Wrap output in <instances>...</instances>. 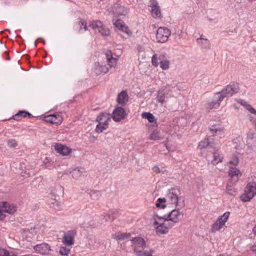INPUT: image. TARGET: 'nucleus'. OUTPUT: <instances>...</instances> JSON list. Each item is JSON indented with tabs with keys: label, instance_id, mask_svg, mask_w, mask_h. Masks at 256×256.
<instances>
[{
	"label": "nucleus",
	"instance_id": "f257e3e1",
	"mask_svg": "<svg viewBox=\"0 0 256 256\" xmlns=\"http://www.w3.org/2000/svg\"><path fill=\"white\" fill-rule=\"evenodd\" d=\"M239 90L240 86L238 84L231 83L221 92L215 94L212 101L208 104V108L210 110L218 108L221 102H222L225 98L228 96H232L238 93Z\"/></svg>",
	"mask_w": 256,
	"mask_h": 256
},
{
	"label": "nucleus",
	"instance_id": "f03ea898",
	"mask_svg": "<svg viewBox=\"0 0 256 256\" xmlns=\"http://www.w3.org/2000/svg\"><path fill=\"white\" fill-rule=\"evenodd\" d=\"M184 216L183 214L181 213L179 210H172L168 215H165L164 216H160L158 214L155 216L160 220H164V222L170 221L174 223H178L182 220Z\"/></svg>",
	"mask_w": 256,
	"mask_h": 256
},
{
	"label": "nucleus",
	"instance_id": "7ed1b4c3",
	"mask_svg": "<svg viewBox=\"0 0 256 256\" xmlns=\"http://www.w3.org/2000/svg\"><path fill=\"white\" fill-rule=\"evenodd\" d=\"M110 10L117 16H126L129 12L128 9L122 6V3L120 1H117L114 3L110 8Z\"/></svg>",
	"mask_w": 256,
	"mask_h": 256
},
{
	"label": "nucleus",
	"instance_id": "20e7f679",
	"mask_svg": "<svg viewBox=\"0 0 256 256\" xmlns=\"http://www.w3.org/2000/svg\"><path fill=\"white\" fill-rule=\"evenodd\" d=\"M256 195V184H248L244 194L241 196L242 201L250 202Z\"/></svg>",
	"mask_w": 256,
	"mask_h": 256
},
{
	"label": "nucleus",
	"instance_id": "39448f33",
	"mask_svg": "<svg viewBox=\"0 0 256 256\" xmlns=\"http://www.w3.org/2000/svg\"><path fill=\"white\" fill-rule=\"evenodd\" d=\"M171 35L170 30L166 28H160L156 33V40L158 42L164 43L168 41Z\"/></svg>",
	"mask_w": 256,
	"mask_h": 256
},
{
	"label": "nucleus",
	"instance_id": "423d86ee",
	"mask_svg": "<svg viewBox=\"0 0 256 256\" xmlns=\"http://www.w3.org/2000/svg\"><path fill=\"white\" fill-rule=\"evenodd\" d=\"M180 194V190L178 188H173L170 190L166 196V202L177 206L178 204V196Z\"/></svg>",
	"mask_w": 256,
	"mask_h": 256
},
{
	"label": "nucleus",
	"instance_id": "0eeeda50",
	"mask_svg": "<svg viewBox=\"0 0 256 256\" xmlns=\"http://www.w3.org/2000/svg\"><path fill=\"white\" fill-rule=\"evenodd\" d=\"M133 250L134 254H136L146 247V244L144 238L140 237H136L131 240Z\"/></svg>",
	"mask_w": 256,
	"mask_h": 256
},
{
	"label": "nucleus",
	"instance_id": "6e6552de",
	"mask_svg": "<svg viewBox=\"0 0 256 256\" xmlns=\"http://www.w3.org/2000/svg\"><path fill=\"white\" fill-rule=\"evenodd\" d=\"M90 26L94 30L98 29L100 33L103 36H109L110 35V30L104 26L100 21L96 20Z\"/></svg>",
	"mask_w": 256,
	"mask_h": 256
},
{
	"label": "nucleus",
	"instance_id": "1a4fd4ad",
	"mask_svg": "<svg viewBox=\"0 0 256 256\" xmlns=\"http://www.w3.org/2000/svg\"><path fill=\"white\" fill-rule=\"evenodd\" d=\"M77 234L75 230L68 231L64 236L63 242L68 246H72L74 244V238Z\"/></svg>",
	"mask_w": 256,
	"mask_h": 256
},
{
	"label": "nucleus",
	"instance_id": "9d476101",
	"mask_svg": "<svg viewBox=\"0 0 256 256\" xmlns=\"http://www.w3.org/2000/svg\"><path fill=\"white\" fill-rule=\"evenodd\" d=\"M126 115L125 110L122 107H117L114 110L112 117L114 120L116 122H120L122 120H124Z\"/></svg>",
	"mask_w": 256,
	"mask_h": 256
},
{
	"label": "nucleus",
	"instance_id": "9b49d317",
	"mask_svg": "<svg viewBox=\"0 0 256 256\" xmlns=\"http://www.w3.org/2000/svg\"><path fill=\"white\" fill-rule=\"evenodd\" d=\"M34 250L38 253L46 255L50 254L52 250L50 246L46 243L38 244L34 247Z\"/></svg>",
	"mask_w": 256,
	"mask_h": 256
},
{
	"label": "nucleus",
	"instance_id": "f8f14e48",
	"mask_svg": "<svg viewBox=\"0 0 256 256\" xmlns=\"http://www.w3.org/2000/svg\"><path fill=\"white\" fill-rule=\"evenodd\" d=\"M54 150L57 153L63 156L69 155L72 152V149L60 144H56L54 146Z\"/></svg>",
	"mask_w": 256,
	"mask_h": 256
},
{
	"label": "nucleus",
	"instance_id": "ddd939ff",
	"mask_svg": "<svg viewBox=\"0 0 256 256\" xmlns=\"http://www.w3.org/2000/svg\"><path fill=\"white\" fill-rule=\"evenodd\" d=\"M150 7L152 8V14L154 18L161 16V12L158 2L156 0H150Z\"/></svg>",
	"mask_w": 256,
	"mask_h": 256
},
{
	"label": "nucleus",
	"instance_id": "4468645a",
	"mask_svg": "<svg viewBox=\"0 0 256 256\" xmlns=\"http://www.w3.org/2000/svg\"><path fill=\"white\" fill-rule=\"evenodd\" d=\"M197 42L202 48L206 50H210L211 48V45L210 40L202 35L199 38L196 40Z\"/></svg>",
	"mask_w": 256,
	"mask_h": 256
},
{
	"label": "nucleus",
	"instance_id": "2eb2a0df",
	"mask_svg": "<svg viewBox=\"0 0 256 256\" xmlns=\"http://www.w3.org/2000/svg\"><path fill=\"white\" fill-rule=\"evenodd\" d=\"M155 226H158L156 228V232L160 234H166L168 232V228L166 226V224L163 221V222L160 223L157 220L154 222Z\"/></svg>",
	"mask_w": 256,
	"mask_h": 256
},
{
	"label": "nucleus",
	"instance_id": "dca6fc26",
	"mask_svg": "<svg viewBox=\"0 0 256 256\" xmlns=\"http://www.w3.org/2000/svg\"><path fill=\"white\" fill-rule=\"evenodd\" d=\"M0 206L4 209L3 210H2V213L5 212L9 214H13L16 211V208L15 206L13 204L10 205L6 202L2 203Z\"/></svg>",
	"mask_w": 256,
	"mask_h": 256
},
{
	"label": "nucleus",
	"instance_id": "f3484780",
	"mask_svg": "<svg viewBox=\"0 0 256 256\" xmlns=\"http://www.w3.org/2000/svg\"><path fill=\"white\" fill-rule=\"evenodd\" d=\"M214 144L213 139L206 138L200 142L198 148L200 150L209 148H212Z\"/></svg>",
	"mask_w": 256,
	"mask_h": 256
},
{
	"label": "nucleus",
	"instance_id": "a211bd4d",
	"mask_svg": "<svg viewBox=\"0 0 256 256\" xmlns=\"http://www.w3.org/2000/svg\"><path fill=\"white\" fill-rule=\"evenodd\" d=\"M168 58L166 54H160L158 56L157 54H154L152 58V64L155 67H158L159 64Z\"/></svg>",
	"mask_w": 256,
	"mask_h": 256
},
{
	"label": "nucleus",
	"instance_id": "6ab92c4d",
	"mask_svg": "<svg viewBox=\"0 0 256 256\" xmlns=\"http://www.w3.org/2000/svg\"><path fill=\"white\" fill-rule=\"evenodd\" d=\"M128 96L126 92L122 91L118 94L117 102L120 104L123 105L128 102Z\"/></svg>",
	"mask_w": 256,
	"mask_h": 256
},
{
	"label": "nucleus",
	"instance_id": "aec40b11",
	"mask_svg": "<svg viewBox=\"0 0 256 256\" xmlns=\"http://www.w3.org/2000/svg\"><path fill=\"white\" fill-rule=\"evenodd\" d=\"M112 116L107 113H102L96 118L97 122H100L102 123L108 124Z\"/></svg>",
	"mask_w": 256,
	"mask_h": 256
},
{
	"label": "nucleus",
	"instance_id": "412c9836",
	"mask_svg": "<svg viewBox=\"0 0 256 256\" xmlns=\"http://www.w3.org/2000/svg\"><path fill=\"white\" fill-rule=\"evenodd\" d=\"M130 234L116 232L112 235V238L118 240H124L130 238Z\"/></svg>",
	"mask_w": 256,
	"mask_h": 256
},
{
	"label": "nucleus",
	"instance_id": "4be33fe9",
	"mask_svg": "<svg viewBox=\"0 0 256 256\" xmlns=\"http://www.w3.org/2000/svg\"><path fill=\"white\" fill-rule=\"evenodd\" d=\"M85 172V169L82 168H77L73 170L72 172H70V174H72V176L74 178L78 179Z\"/></svg>",
	"mask_w": 256,
	"mask_h": 256
},
{
	"label": "nucleus",
	"instance_id": "5701e85b",
	"mask_svg": "<svg viewBox=\"0 0 256 256\" xmlns=\"http://www.w3.org/2000/svg\"><path fill=\"white\" fill-rule=\"evenodd\" d=\"M212 154L214 155V159L212 161V164L216 165L222 161L223 156L220 154L219 152H212Z\"/></svg>",
	"mask_w": 256,
	"mask_h": 256
},
{
	"label": "nucleus",
	"instance_id": "b1692460",
	"mask_svg": "<svg viewBox=\"0 0 256 256\" xmlns=\"http://www.w3.org/2000/svg\"><path fill=\"white\" fill-rule=\"evenodd\" d=\"M108 72V68L106 66H100L98 64V66H96L95 69V72L96 74H100L102 73L106 74Z\"/></svg>",
	"mask_w": 256,
	"mask_h": 256
},
{
	"label": "nucleus",
	"instance_id": "393cba45",
	"mask_svg": "<svg viewBox=\"0 0 256 256\" xmlns=\"http://www.w3.org/2000/svg\"><path fill=\"white\" fill-rule=\"evenodd\" d=\"M21 116L22 118L28 117L29 118H32V116L29 112L26 111H20L14 117V119L16 120H20L19 118Z\"/></svg>",
	"mask_w": 256,
	"mask_h": 256
},
{
	"label": "nucleus",
	"instance_id": "a878e982",
	"mask_svg": "<svg viewBox=\"0 0 256 256\" xmlns=\"http://www.w3.org/2000/svg\"><path fill=\"white\" fill-rule=\"evenodd\" d=\"M230 216V212H226L222 216H220L218 219L217 221H218L221 225L224 226H225L226 223L228 221Z\"/></svg>",
	"mask_w": 256,
	"mask_h": 256
},
{
	"label": "nucleus",
	"instance_id": "bb28decb",
	"mask_svg": "<svg viewBox=\"0 0 256 256\" xmlns=\"http://www.w3.org/2000/svg\"><path fill=\"white\" fill-rule=\"evenodd\" d=\"M99 124L96 128V131L98 133H102L104 130H106L108 128V124L102 123L100 122H98Z\"/></svg>",
	"mask_w": 256,
	"mask_h": 256
},
{
	"label": "nucleus",
	"instance_id": "cd10ccee",
	"mask_svg": "<svg viewBox=\"0 0 256 256\" xmlns=\"http://www.w3.org/2000/svg\"><path fill=\"white\" fill-rule=\"evenodd\" d=\"M119 214V212L116 210H112L109 211L107 216L109 220H114Z\"/></svg>",
	"mask_w": 256,
	"mask_h": 256
},
{
	"label": "nucleus",
	"instance_id": "c85d7f7f",
	"mask_svg": "<svg viewBox=\"0 0 256 256\" xmlns=\"http://www.w3.org/2000/svg\"><path fill=\"white\" fill-rule=\"evenodd\" d=\"M154 251L150 250V251H144L142 250L136 254V256H153Z\"/></svg>",
	"mask_w": 256,
	"mask_h": 256
},
{
	"label": "nucleus",
	"instance_id": "c756f323",
	"mask_svg": "<svg viewBox=\"0 0 256 256\" xmlns=\"http://www.w3.org/2000/svg\"><path fill=\"white\" fill-rule=\"evenodd\" d=\"M228 174L232 178L236 176H242L240 172L238 169L234 168H230Z\"/></svg>",
	"mask_w": 256,
	"mask_h": 256
},
{
	"label": "nucleus",
	"instance_id": "7c9ffc66",
	"mask_svg": "<svg viewBox=\"0 0 256 256\" xmlns=\"http://www.w3.org/2000/svg\"><path fill=\"white\" fill-rule=\"evenodd\" d=\"M142 116L144 118L148 120L149 122L152 123L155 121L154 116L150 112H144L142 114Z\"/></svg>",
	"mask_w": 256,
	"mask_h": 256
},
{
	"label": "nucleus",
	"instance_id": "2f4dec72",
	"mask_svg": "<svg viewBox=\"0 0 256 256\" xmlns=\"http://www.w3.org/2000/svg\"><path fill=\"white\" fill-rule=\"evenodd\" d=\"M224 226L218 222L216 221L212 226L211 230L212 232H215L220 230Z\"/></svg>",
	"mask_w": 256,
	"mask_h": 256
},
{
	"label": "nucleus",
	"instance_id": "473e14b6",
	"mask_svg": "<svg viewBox=\"0 0 256 256\" xmlns=\"http://www.w3.org/2000/svg\"><path fill=\"white\" fill-rule=\"evenodd\" d=\"M150 139L152 140H158L162 139L160 136V134L158 131H154L150 136Z\"/></svg>",
	"mask_w": 256,
	"mask_h": 256
},
{
	"label": "nucleus",
	"instance_id": "72a5a7b5",
	"mask_svg": "<svg viewBox=\"0 0 256 256\" xmlns=\"http://www.w3.org/2000/svg\"><path fill=\"white\" fill-rule=\"evenodd\" d=\"M166 202V198H160L158 200V202L156 204V206L158 208H161L162 209H164L166 206L165 204H162Z\"/></svg>",
	"mask_w": 256,
	"mask_h": 256
},
{
	"label": "nucleus",
	"instance_id": "f704fd0d",
	"mask_svg": "<svg viewBox=\"0 0 256 256\" xmlns=\"http://www.w3.org/2000/svg\"><path fill=\"white\" fill-rule=\"evenodd\" d=\"M50 206L52 208L58 211L60 210L62 208V204L56 200H55L54 202H52L50 204Z\"/></svg>",
	"mask_w": 256,
	"mask_h": 256
},
{
	"label": "nucleus",
	"instance_id": "c9c22d12",
	"mask_svg": "<svg viewBox=\"0 0 256 256\" xmlns=\"http://www.w3.org/2000/svg\"><path fill=\"white\" fill-rule=\"evenodd\" d=\"M58 117L56 115H50L46 118V121L52 124H58L60 120H58Z\"/></svg>",
	"mask_w": 256,
	"mask_h": 256
},
{
	"label": "nucleus",
	"instance_id": "e433bc0d",
	"mask_svg": "<svg viewBox=\"0 0 256 256\" xmlns=\"http://www.w3.org/2000/svg\"><path fill=\"white\" fill-rule=\"evenodd\" d=\"M165 92L164 90H160L158 92V98L159 102L163 104L165 101Z\"/></svg>",
	"mask_w": 256,
	"mask_h": 256
},
{
	"label": "nucleus",
	"instance_id": "4c0bfd02",
	"mask_svg": "<svg viewBox=\"0 0 256 256\" xmlns=\"http://www.w3.org/2000/svg\"><path fill=\"white\" fill-rule=\"evenodd\" d=\"M159 64H160V67L163 70H167L170 68V62L167 59L166 60L162 61Z\"/></svg>",
	"mask_w": 256,
	"mask_h": 256
},
{
	"label": "nucleus",
	"instance_id": "58836bf2",
	"mask_svg": "<svg viewBox=\"0 0 256 256\" xmlns=\"http://www.w3.org/2000/svg\"><path fill=\"white\" fill-rule=\"evenodd\" d=\"M70 252V250L66 247H61L60 250V254L62 256H68Z\"/></svg>",
	"mask_w": 256,
	"mask_h": 256
},
{
	"label": "nucleus",
	"instance_id": "ea45409f",
	"mask_svg": "<svg viewBox=\"0 0 256 256\" xmlns=\"http://www.w3.org/2000/svg\"><path fill=\"white\" fill-rule=\"evenodd\" d=\"M114 24L120 30L125 26V24L120 20H116Z\"/></svg>",
	"mask_w": 256,
	"mask_h": 256
},
{
	"label": "nucleus",
	"instance_id": "a19ab883",
	"mask_svg": "<svg viewBox=\"0 0 256 256\" xmlns=\"http://www.w3.org/2000/svg\"><path fill=\"white\" fill-rule=\"evenodd\" d=\"M8 145L10 148H14L17 146L18 144L15 140H8Z\"/></svg>",
	"mask_w": 256,
	"mask_h": 256
},
{
	"label": "nucleus",
	"instance_id": "79ce46f5",
	"mask_svg": "<svg viewBox=\"0 0 256 256\" xmlns=\"http://www.w3.org/2000/svg\"><path fill=\"white\" fill-rule=\"evenodd\" d=\"M44 164L46 168H50L53 166V163L50 161V159L46 158L44 162Z\"/></svg>",
	"mask_w": 256,
	"mask_h": 256
},
{
	"label": "nucleus",
	"instance_id": "37998d69",
	"mask_svg": "<svg viewBox=\"0 0 256 256\" xmlns=\"http://www.w3.org/2000/svg\"><path fill=\"white\" fill-rule=\"evenodd\" d=\"M108 64L110 67H114L116 65L117 59L112 58L108 60Z\"/></svg>",
	"mask_w": 256,
	"mask_h": 256
},
{
	"label": "nucleus",
	"instance_id": "c03bdc74",
	"mask_svg": "<svg viewBox=\"0 0 256 256\" xmlns=\"http://www.w3.org/2000/svg\"><path fill=\"white\" fill-rule=\"evenodd\" d=\"M100 196V192L98 191H93L90 193V196L93 199H98Z\"/></svg>",
	"mask_w": 256,
	"mask_h": 256
},
{
	"label": "nucleus",
	"instance_id": "a18cd8bd",
	"mask_svg": "<svg viewBox=\"0 0 256 256\" xmlns=\"http://www.w3.org/2000/svg\"><path fill=\"white\" fill-rule=\"evenodd\" d=\"M120 30L129 36L132 34V32L129 30L127 26H126V24L123 27V28Z\"/></svg>",
	"mask_w": 256,
	"mask_h": 256
},
{
	"label": "nucleus",
	"instance_id": "49530a36",
	"mask_svg": "<svg viewBox=\"0 0 256 256\" xmlns=\"http://www.w3.org/2000/svg\"><path fill=\"white\" fill-rule=\"evenodd\" d=\"M210 130L212 134H216L218 132H220V128L218 126H212V128H210Z\"/></svg>",
	"mask_w": 256,
	"mask_h": 256
},
{
	"label": "nucleus",
	"instance_id": "de8ad7c7",
	"mask_svg": "<svg viewBox=\"0 0 256 256\" xmlns=\"http://www.w3.org/2000/svg\"><path fill=\"white\" fill-rule=\"evenodd\" d=\"M0 256H10V254L6 250L0 248Z\"/></svg>",
	"mask_w": 256,
	"mask_h": 256
},
{
	"label": "nucleus",
	"instance_id": "09e8293b",
	"mask_svg": "<svg viewBox=\"0 0 256 256\" xmlns=\"http://www.w3.org/2000/svg\"><path fill=\"white\" fill-rule=\"evenodd\" d=\"M226 192L228 194L232 195L235 191L232 186H228L226 187Z\"/></svg>",
	"mask_w": 256,
	"mask_h": 256
},
{
	"label": "nucleus",
	"instance_id": "8fccbe9b",
	"mask_svg": "<svg viewBox=\"0 0 256 256\" xmlns=\"http://www.w3.org/2000/svg\"><path fill=\"white\" fill-rule=\"evenodd\" d=\"M107 60L112 59L114 58L112 52L111 51L108 50L106 53Z\"/></svg>",
	"mask_w": 256,
	"mask_h": 256
},
{
	"label": "nucleus",
	"instance_id": "3c124183",
	"mask_svg": "<svg viewBox=\"0 0 256 256\" xmlns=\"http://www.w3.org/2000/svg\"><path fill=\"white\" fill-rule=\"evenodd\" d=\"M153 171L156 173V174H160L161 172H162L163 174L164 173V172H166V170L164 171H161L160 168L158 166H155L152 168Z\"/></svg>",
	"mask_w": 256,
	"mask_h": 256
},
{
	"label": "nucleus",
	"instance_id": "603ef678",
	"mask_svg": "<svg viewBox=\"0 0 256 256\" xmlns=\"http://www.w3.org/2000/svg\"><path fill=\"white\" fill-rule=\"evenodd\" d=\"M247 110L252 114L256 115V110L254 108L250 105H248Z\"/></svg>",
	"mask_w": 256,
	"mask_h": 256
},
{
	"label": "nucleus",
	"instance_id": "864d4df0",
	"mask_svg": "<svg viewBox=\"0 0 256 256\" xmlns=\"http://www.w3.org/2000/svg\"><path fill=\"white\" fill-rule=\"evenodd\" d=\"M239 162V160L237 157H234V160L230 161V164L234 165V166H236Z\"/></svg>",
	"mask_w": 256,
	"mask_h": 256
},
{
	"label": "nucleus",
	"instance_id": "5fc2aeb1",
	"mask_svg": "<svg viewBox=\"0 0 256 256\" xmlns=\"http://www.w3.org/2000/svg\"><path fill=\"white\" fill-rule=\"evenodd\" d=\"M80 26H81V28H82V26H84V29L85 30H87L88 27H87V26H86V22H80Z\"/></svg>",
	"mask_w": 256,
	"mask_h": 256
},
{
	"label": "nucleus",
	"instance_id": "6e6d98bb",
	"mask_svg": "<svg viewBox=\"0 0 256 256\" xmlns=\"http://www.w3.org/2000/svg\"><path fill=\"white\" fill-rule=\"evenodd\" d=\"M175 223H174L173 222H169L168 224H166V226H167V227L168 228V230L173 227L174 226V224Z\"/></svg>",
	"mask_w": 256,
	"mask_h": 256
},
{
	"label": "nucleus",
	"instance_id": "4d7b16f0",
	"mask_svg": "<svg viewBox=\"0 0 256 256\" xmlns=\"http://www.w3.org/2000/svg\"><path fill=\"white\" fill-rule=\"evenodd\" d=\"M4 217L5 216L3 214L2 210H0V220H2Z\"/></svg>",
	"mask_w": 256,
	"mask_h": 256
},
{
	"label": "nucleus",
	"instance_id": "13d9d810",
	"mask_svg": "<svg viewBox=\"0 0 256 256\" xmlns=\"http://www.w3.org/2000/svg\"><path fill=\"white\" fill-rule=\"evenodd\" d=\"M253 134H252L251 136H248V138H250V139H252L253 138Z\"/></svg>",
	"mask_w": 256,
	"mask_h": 256
},
{
	"label": "nucleus",
	"instance_id": "bf43d9fd",
	"mask_svg": "<svg viewBox=\"0 0 256 256\" xmlns=\"http://www.w3.org/2000/svg\"><path fill=\"white\" fill-rule=\"evenodd\" d=\"M38 40H36L34 42V47L36 48L37 46Z\"/></svg>",
	"mask_w": 256,
	"mask_h": 256
},
{
	"label": "nucleus",
	"instance_id": "052dcab7",
	"mask_svg": "<svg viewBox=\"0 0 256 256\" xmlns=\"http://www.w3.org/2000/svg\"><path fill=\"white\" fill-rule=\"evenodd\" d=\"M6 30L8 31L10 33H11V31L10 30Z\"/></svg>",
	"mask_w": 256,
	"mask_h": 256
},
{
	"label": "nucleus",
	"instance_id": "680f3d73",
	"mask_svg": "<svg viewBox=\"0 0 256 256\" xmlns=\"http://www.w3.org/2000/svg\"><path fill=\"white\" fill-rule=\"evenodd\" d=\"M253 250L256 253V247L253 249Z\"/></svg>",
	"mask_w": 256,
	"mask_h": 256
},
{
	"label": "nucleus",
	"instance_id": "e2e57ef3",
	"mask_svg": "<svg viewBox=\"0 0 256 256\" xmlns=\"http://www.w3.org/2000/svg\"><path fill=\"white\" fill-rule=\"evenodd\" d=\"M108 220V219L106 218V220H105V221H106V222H107Z\"/></svg>",
	"mask_w": 256,
	"mask_h": 256
},
{
	"label": "nucleus",
	"instance_id": "0e129e2a",
	"mask_svg": "<svg viewBox=\"0 0 256 256\" xmlns=\"http://www.w3.org/2000/svg\"><path fill=\"white\" fill-rule=\"evenodd\" d=\"M18 37L20 38V36H18Z\"/></svg>",
	"mask_w": 256,
	"mask_h": 256
}]
</instances>
